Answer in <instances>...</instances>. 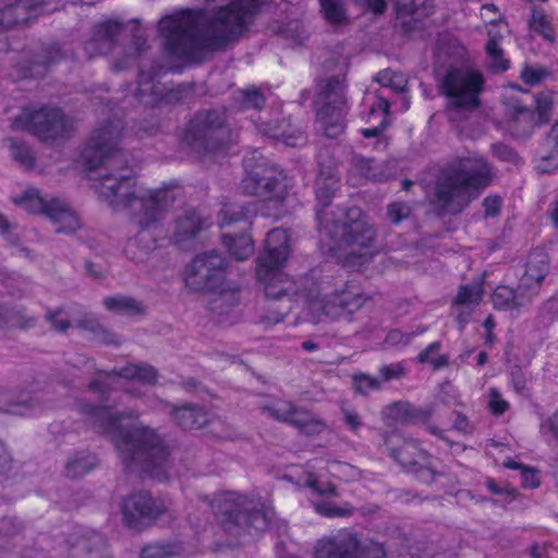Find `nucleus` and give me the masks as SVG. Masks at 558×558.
I'll return each mask as SVG.
<instances>
[{"instance_id":"f257e3e1","label":"nucleus","mask_w":558,"mask_h":558,"mask_svg":"<svg viewBox=\"0 0 558 558\" xmlns=\"http://www.w3.org/2000/svg\"><path fill=\"white\" fill-rule=\"evenodd\" d=\"M121 136L119 120L96 128L82 151V161L87 171L99 170L98 177L93 179V187L102 202L113 210H128L132 222L141 228L125 247L126 256L141 264L156 247L148 230L166 217L180 191L169 187L153 190L138 183L119 149Z\"/></svg>"},{"instance_id":"f03ea898","label":"nucleus","mask_w":558,"mask_h":558,"mask_svg":"<svg viewBox=\"0 0 558 558\" xmlns=\"http://www.w3.org/2000/svg\"><path fill=\"white\" fill-rule=\"evenodd\" d=\"M88 415L92 424L110 438L128 468H141L159 480L166 476L169 452L161 438L147 426L122 425L123 418L137 417L136 412L113 413L107 407H89Z\"/></svg>"},{"instance_id":"7ed1b4c3","label":"nucleus","mask_w":558,"mask_h":558,"mask_svg":"<svg viewBox=\"0 0 558 558\" xmlns=\"http://www.w3.org/2000/svg\"><path fill=\"white\" fill-rule=\"evenodd\" d=\"M318 226L323 234L335 241L331 251L339 254L343 266L360 269L375 256L373 250L376 232L360 208H338L337 211H318Z\"/></svg>"},{"instance_id":"20e7f679","label":"nucleus","mask_w":558,"mask_h":558,"mask_svg":"<svg viewBox=\"0 0 558 558\" xmlns=\"http://www.w3.org/2000/svg\"><path fill=\"white\" fill-rule=\"evenodd\" d=\"M492 167L478 154L462 157L448 165L436 184V203L445 211L457 214L492 181Z\"/></svg>"},{"instance_id":"39448f33","label":"nucleus","mask_w":558,"mask_h":558,"mask_svg":"<svg viewBox=\"0 0 558 558\" xmlns=\"http://www.w3.org/2000/svg\"><path fill=\"white\" fill-rule=\"evenodd\" d=\"M205 501L219 518L225 531L234 536L263 532L274 517L272 509L267 507L260 498L234 492L223 493L213 502H208L207 499Z\"/></svg>"},{"instance_id":"423d86ee","label":"nucleus","mask_w":558,"mask_h":558,"mask_svg":"<svg viewBox=\"0 0 558 558\" xmlns=\"http://www.w3.org/2000/svg\"><path fill=\"white\" fill-rule=\"evenodd\" d=\"M277 302L270 308L276 312V316L270 318L274 323L283 320L287 314L299 306L314 323L339 319L345 314L338 291L320 296L318 282L313 276L300 278L296 286Z\"/></svg>"},{"instance_id":"0eeeda50","label":"nucleus","mask_w":558,"mask_h":558,"mask_svg":"<svg viewBox=\"0 0 558 558\" xmlns=\"http://www.w3.org/2000/svg\"><path fill=\"white\" fill-rule=\"evenodd\" d=\"M289 254L288 231L281 228L270 230L265 240L264 253L257 258L256 276L265 284L266 296L274 302L281 300L298 282L280 270Z\"/></svg>"},{"instance_id":"6e6552de","label":"nucleus","mask_w":558,"mask_h":558,"mask_svg":"<svg viewBox=\"0 0 558 558\" xmlns=\"http://www.w3.org/2000/svg\"><path fill=\"white\" fill-rule=\"evenodd\" d=\"M236 133L230 128L226 112L202 110L191 119L182 135V143L199 156L215 153L235 141Z\"/></svg>"},{"instance_id":"1a4fd4ad","label":"nucleus","mask_w":558,"mask_h":558,"mask_svg":"<svg viewBox=\"0 0 558 558\" xmlns=\"http://www.w3.org/2000/svg\"><path fill=\"white\" fill-rule=\"evenodd\" d=\"M246 177L242 181L244 193L265 202L281 203L288 195V178L276 165L258 151L244 159Z\"/></svg>"},{"instance_id":"9d476101","label":"nucleus","mask_w":558,"mask_h":558,"mask_svg":"<svg viewBox=\"0 0 558 558\" xmlns=\"http://www.w3.org/2000/svg\"><path fill=\"white\" fill-rule=\"evenodd\" d=\"M317 121L325 135L338 137L344 130L347 113L345 82L342 76H332L318 83Z\"/></svg>"},{"instance_id":"9b49d317","label":"nucleus","mask_w":558,"mask_h":558,"mask_svg":"<svg viewBox=\"0 0 558 558\" xmlns=\"http://www.w3.org/2000/svg\"><path fill=\"white\" fill-rule=\"evenodd\" d=\"M12 202L29 214L45 215L58 233L69 234L81 228L78 216L68 203L54 197L46 199L36 189L28 187L12 196Z\"/></svg>"},{"instance_id":"f8f14e48","label":"nucleus","mask_w":558,"mask_h":558,"mask_svg":"<svg viewBox=\"0 0 558 558\" xmlns=\"http://www.w3.org/2000/svg\"><path fill=\"white\" fill-rule=\"evenodd\" d=\"M15 130H26L41 141L63 138L73 131V123L56 107L25 109L12 123Z\"/></svg>"},{"instance_id":"ddd939ff","label":"nucleus","mask_w":558,"mask_h":558,"mask_svg":"<svg viewBox=\"0 0 558 558\" xmlns=\"http://www.w3.org/2000/svg\"><path fill=\"white\" fill-rule=\"evenodd\" d=\"M315 558H386V550L381 544L361 542L355 533L344 530L319 541L315 547Z\"/></svg>"},{"instance_id":"4468645a","label":"nucleus","mask_w":558,"mask_h":558,"mask_svg":"<svg viewBox=\"0 0 558 558\" xmlns=\"http://www.w3.org/2000/svg\"><path fill=\"white\" fill-rule=\"evenodd\" d=\"M483 85L481 73L469 69H451L446 74L441 88L450 108L475 109L480 106Z\"/></svg>"},{"instance_id":"2eb2a0df","label":"nucleus","mask_w":558,"mask_h":558,"mask_svg":"<svg viewBox=\"0 0 558 558\" xmlns=\"http://www.w3.org/2000/svg\"><path fill=\"white\" fill-rule=\"evenodd\" d=\"M227 259L217 251L196 255L185 267V286L196 292L219 288L225 282Z\"/></svg>"},{"instance_id":"dca6fc26","label":"nucleus","mask_w":558,"mask_h":558,"mask_svg":"<svg viewBox=\"0 0 558 558\" xmlns=\"http://www.w3.org/2000/svg\"><path fill=\"white\" fill-rule=\"evenodd\" d=\"M166 511L159 500L145 490L129 495L121 505L122 520L129 529L142 530Z\"/></svg>"},{"instance_id":"f3484780","label":"nucleus","mask_w":558,"mask_h":558,"mask_svg":"<svg viewBox=\"0 0 558 558\" xmlns=\"http://www.w3.org/2000/svg\"><path fill=\"white\" fill-rule=\"evenodd\" d=\"M263 410L275 420L289 423L306 435L319 434L325 428L322 421L315 418L307 410L294 407L291 402L279 401Z\"/></svg>"},{"instance_id":"a211bd4d","label":"nucleus","mask_w":558,"mask_h":558,"mask_svg":"<svg viewBox=\"0 0 558 558\" xmlns=\"http://www.w3.org/2000/svg\"><path fill=\"white\" fill-rule=\"evenodd\" d=\"M113 375L137 380L145 385H155L158 379V372L155 367L148 364H128L113 373H100L90 383L89 388L94 391L104 392L109 388L113 381Z\"/></svg>"},{"instance_id":"6ab92c4d","label":"nucleus","mask_w":558,"mask_h":558,"mask_svg":"<svg viewBox=\"0 0 558 558\" xmlns=\"http://www.w3.org/2000/svg\"><path fill=\"white\" fill-rule=\"evenodd\" d=\"M549 272V258L543 251H533L527 258L525 271L520 278V291H523L532 300L541 289V286Z\"/></svg>"},{"instance_id":"aec40b11","label":"nucleus","mask_w":558,"mask_h":558,"mask_svg":"<svg viewBox=\"0 0 558 558\" xmlns=\"http://www.w3.org/2000/svg\"><path fill=\"white\" fill-rule=\"evenodd\" d=\"M208 308L220 320H227L239 305V288L223 282L219 288L208 290Z\"/></svg>"},{"instance_id":"412c9836","label":"nucleus","mask_w":558,"mask_h":558,"mask_svg":"<svg viewBox=\"0 0 558 558\" xmlns=\"http://www.w3.org/2000/svg\"><path fill=\"white\" fill-rule=\"evenodd\" d=\"M124 29V24L117 20H108L97 24L92 38L85 44V51L90 56L110 52L116 44V38Z\"/></svg>"},{"instance_id":"4be33fe9","label":"nucleus","mask_w":558,"mask_h":558,"mask_svg":"<svg viewBox=\"0 0 558 558\" xmlns=\"http://www.w3.org/2000/svg\"><path fill=\"white\" fill-rule=\"evenodd\" d=\"M388 445L400 444L398 448H390V456L407 471L414 470L421 462H427V453L420 448L414 439H401L398 435H391L387 438Z\"/></svg>"},{"instance_id":"5701e85b","label":"nucleus","mask_w":558,"mask_h":558,"mask_svg":"<svg viewBox=\"0 0 558 558\" xmlns=\"http://www.w3.org/2000/svg\"><path fill=\"white\" fill-rule=\"evenodd\" d=\"M253 123L259 133L265 136L282 141L286 146L298 147L305 144V135L299 129H293L289 122L282 121L275 125L260 121V117L257 120L252 119Z\"/></svg>"},{"instance_id":"b1692460","label":"nucleus","mask_w":558,"mask_h":558,"mask_svg":"<svg viewBox=\"0 0 558 558\" xmlns=\"http://www.w3.org/2000/svg\"><path fill=\"white\" fill-rule=\"evenodd\" d=\"M430 415V410L416 409L408 401H397L381 410V418L387 425L426 421Z\"/></svg>"},{"instance_id":"393cba45","label":"nucleus","mask_w":558,"mask_h":558,"mask_svg":"<svg viewBox=\"0 0 558 558\" xmlns=\"http://www.w3.org/2000/svg\"><path fill=\"white\" fill-rule=\"evenodd\" d=\"M204 227L205 220L201 218L196 210L185 208L175 219L173 239L175 243L183 244L195 238Z\"/></svg>"},{"instance_id":"a878e982","label":"nucleus","mask_w":558,"mask_h":558,"mask_svg":"<svg viewBox=\"0 0 558 558\" xmlns=\"http://www.w3.org/2000/svg\"><path fill=\"white\" fill-rule=\"evenodd\" d=\"M531 301L532 299L525 292L520 291V286L517 290L507 286H499L492 295L494 307L504 311L520 308Z\"/></svg>"},{"instance_id":"bb28decb","label":"nucleus","mask_w":558,"mask_h":558,"mask_svg":"<svg viewBox=\"0 0 558 558\" xmlns=\"http://www.w3.org/2000/svg\"><path fill=\"white\" fill-rule=\"evenodd\" d=\"M135 97L145 106L153 107L163 99L165 86L155 76L141 71Z\"/></svg>"},{"instance_id":"cd10ccee","label":"nucleus","mask_w":558,"mask_h":558,"mask_svg":"<svg viewBox=\"0 0 558 558\" xmlns=\"http://www.w3.org/2000/svg\"><path fill=\"white\" fill-rule=\"evenodd\" d=\"M108 558L105 553V541L101 534L90 532L76 538L72 547V556L80 558Z\"/></svg>"},{"instance_id":"c85d7f7f","label":"nucleus","mask_w":558,"mask_h":558,"mask_svg":"<svg viewBox=\"0 0 558 558\" xmlns=\"http://www.w3.org/2000/svg\"><path fill=\"white\" fill-rule=\"evenodd\" d=\"M173 421L184 429L201 428L207 423V414L203 408L192 404L172 407Z\"/></svg>"},{"instance_id":"c756f323","label":"nucleus","mask_w":558,"mask_h":558,"mask_svg":"<svg viewBox=\"0 0 558 558\" xmlns=\"http://www.w3.org/2000/svg\"><path fill=\"white\" fill-rule=\"evenodd\" d=\"M536 168L542 173H550L558 168V122L542 145L541 159Z\"/></svg>"},{"instance_id":"7c9ffc66","label":"nucleus","mask_w":558,"mask_h":558,"mask_svg":"<svg viewBox=\"0 0 558 558\" xmlns=\"http://www.w3.org/2000/svg\"><path fill=\"white\" fill-rule=\"evenodd\" d=\"M338 189V180L331 175L320 173L315 183V193L317 198L316 218L318 219V211L325 213L337 211L339 207L329 208L331 198L335 191Z\"/></svg>"},{"instance_id":"2f4dec72","label":"nucleus","mask_w":558,"mask_h":558,"mask_svg":"<svg viewBox=\"0 0 558 558\" xmlns=\"http://www.w3.org/2000/svg\"><path fill=\"white\" fill-rule=\"evenodd\" d=\"M102 303L109 312L117 315L135 316L145 313L143 303L128 295L117 294L107 296Z\"/></svg>"},{"instance_id":"473e14b6","label":"nucleus","mask_w":558,"mask_h":558,"mask_svg":"<svg viewBox=\"0 0 558 558\" xmlns=\"http://www.w3.org/2000/svg\"><path fill=\"white\" fill-rule=\"evenodd\" d=\"M345 314L352 315L362 308L368 301V296L359 286L347 283L341 290H337Z\"/></svg>"},{"instance_id":"72a5a7b5","label":"nucleus","mask_w":558,"mask_h":558,"mask_svg":"<svg viewBox=\"0 0 558 558\" xmlns=\"http://www.w3.org/2000/svg\"><path fill=\"white\" fill-rule=\"evenodd\" d=\"M222 242L228 248L229 253L238 260H244L248 258L254 252L253 240L246 233H243L236 238L226 233L222 235Z\"/></svg>"},{"instance_id":"f704fd0d","label":"nucleus","mask_w":558,"mask_h":558,"mask_svg":"<svg viewBox=\"0 0 558 558\" xmlns=\"http://www.w3.org/2000/svg\"><path fill=\"white\" fill-rule=\"evenodd\" d=\"M97 464V459L88 451L76 452L65 464V474L75 478L90 472Z\"/></svg>"},{"instance_id":"c9c22d12","label":"nucleus","mask_w":558,"mask_h":558,"mask_svg":"<svg viewBox=\"0 0 558 558\" xmlns=\"http://www.w3.org/2000/svg\"><path fill=\"white\" fill-rule=\"evenodd\" d=\"M529 25L545 40L549 43H554L556 40L553 25L543 9L537 7H533L531 9V17L529 20Z\"/></svg>"},{"instance_id":"e433bc0d","label":"nucleus","mask_w":558,"mask_h":558,"mask_svg":"<svg viewBox=\"0 0 558 558\" xmlns=\"http://www.w3.org/2000/svg\"><path fill=\"white\" fill-rule=\"evenodd\" d=\"M316 513L326 518H347L353 514V507L349 502L337 505L329 500H312Z\"/></svg>"},{"instance_id":"4c0bfd02","label":"nucleus","mask_w":558,"mask_h":558,"mask_svg":"<svg viewBox=\"0 0 558 558\" xmlns=\"http://www.w3.org/2000/svg\"><path fill=\"white\" fill-rule=\"evenodd\" d=\"M390 104L386 96L383 94L377 95V104L376 106H372L371 116H375L376 113L380 117V122L377 126L363 129L361 132L365 137H376L378 136L387 126V117L389 114Z\"/></svg>"},{"instance_id":"58836bf2","label":"nucleus","mask_w":558,"mask_h":558,"mask_svg":"<svg viewBox=\"0 0 558 558\" xmlns=\"http://www.w3.org/2000/svg\"><path fill=\"white\" fill-rule=\"evenodd\" d=\"M234 99L242 111L256 110L259 111L265 104V96L255 87H248L239 90Z\"/></svg>"},{"instance_id":"ea45409f","label":"nucleus","mask_w":558,"mask_h":558,"mask_svg":"<svg viewBox=\"0 0 558 558\" xmlns=\"http://www.w3.org/2000/svg\"><path fill=\"white\" fill-rule=\"evenodd\" d=\"M147 48L146 38L144 35L137 29L136 33L133 34L131 44L125 51L124 59L116 60L113 63V68L116 71L123 70L131 62L135 61V59L141 56Z\"/></svg>"},{"instance_id":"a19ab883","label":"nucleus","mask_w":558,"mask_h":558,"mask_svg":"<svg viewBox=\"0 0 558 558\" xmlns=\"http://www.w3.org/2000/svg\"><path fill=\"white\" fill-rule=\"evenodd\" d=\"M320 12L330 25H340L347 21V11L342 0H319Z\"/></svg>"},{"instance_id":"79ce46f5","label":"nucleus","mask_w":558,"mask_h":558,"mask_svg":"<svg viewBox=\"0 0 558 558\" xmlns=\"http://www.w3.org/2000/svg\"><path fill=\"white\" fill-rule=\"evenodd\" d=\"M251 210L239 204H226L220 211L219 225L221 228L235 222L250 223Z\"/></svg>"},{"instance_id":"37998d69","label":"nucleus","mask_w":558,"mask_h":558,"mask_svg":"<svg viewBox=\"0 0 558 558\" xmlns=\"http://www.w3.org/2000/svg\"><path fill=\"white\" fill-rule=\"evenodd\" d=\"M300 484L310 488L313 494L319 497L337 496V488L333 484L329 482H319L311 472L304 473V477L300 480Z\"/></svg>"},{"instance_id":"c03bdc74","label":"nucleus","mask_w":558,"mask_h":558,"mask_svg":"<svg viewBox=\"0 0 558 558\" xmlns=\"http://www.w3.org/2000/svg\"><path fill=\"white\" fill-rule=\"evenodd\" d=\"M483 288L480 283L462 286L454 299L456 305H477L482 300Z\"/></svg>"},{"instance_id":"a18cd8bd","label":"nucleus","mask_w":558,"mask_h":558,"mask_svg":"<svg viewBox=\"0 0 558 558\" xmlns=\"http://www.w3.org/2000/svg\"><path fill=\"white\" fill-rule=\"evenodd\" d=\"M4 144L8 145V147L11 150L12 158L20 163V166L29 169L34 165V157L32 155L31 149L22 144L19 143L12 138H8L4 141Z\"/></svg>"},{"instance_id":"49530a36","label":"nucleus","mask_w":558,"mask_h":558,"mask_svg":"<svg viewBox=\"0 0 558 558\" xmlns=\"http://www.w3.org/2000/svg\"><path fill=\"white\" fill-rule=\"evenodd\" d=\"M353 162L361 175L368 180L380 181L385 177L384 173L378 170L379 165L373 159L356 156Z\"/></svg>"},{"instance_id":"de8ad7c7","label":"nucleus","mask_w":558,"mask_h":558,"mask_svg":"<svg viewBox=\"0 0 558 558\" xmlns=\"http://www.w3.org/2000/svg\"><path fill=\"white\" fill-rule=\"evenodd\" d=\"M353 388L360 395L366 396L373 391L383 389L381 380L366 374H355L352 377Z\"/></svg>"},{"instance_id":"09e8293b","label":"nucleus","mask_w":558,"mask_h":558,"mask_svg":"<svg viewBox=\"0 0 558 558\" xmlns=\"http://www.w3.org/2000/svg\"><path fill=\"white\" fill-rule=\"evenodd\" d=\"M504 466L511 470L520 471V481L523 487L525 488H536L539 485V480L534 471L522 465L521 463L513 461L511 459H507L504 462Z\"/></svg>"},{"instance_id":"8fccbe9b","label":"nucleus","mask_w":558,"mask_h":558,"mask_svg":"<svg viewBox=\"0 0 558 558\" xmlns=\"http://www.w3.org/2000/svg\"><path fill=\"white\" fill-rule=\"evenodd\" d=\"M489 40L486 45V52L492 60V64L494 68L505 71L509 66L508 60L504 58L502 49L498 45V40L496 36L493 35L492 31L488 33Z\"/></svg>"},{"instance_id":"3c124183","label":"nucleus","mask_w":558,"mask_h":558,"mask_svg":"<svg viewBox=\"0 0 558 558\" xmlns=\"http://www.w3.org/2000/svg\"><path fill=\"white\" fill-rule=\"evenodd\" d=\"M49 57H47L45 60L38 62L32 63L31 66L25 69L24 76H31L36 77L43 74V70L46 69V66L52 62H54L60 56V48L58 45H51L48 48Z\"/></svg>"},{"instance_id":"603ef678","label":"nucleus","mask_w":558,"mask_h":558,"mask_svg":"<svg viewBox=\"0 0 558 558\" xmlns=\"http://www.w3.org/2000/svg\"><path fill=\"white\" fill-rule=\"evenodd\" d=\"M80 327L84 329H89L96 335H98L99 340L107 344H120L121 340L105 329L97 320L95 319H84L80 323Z\"/></svg>"},{"instance_id":"864d4df0","label":"nucleus","mask_w":558,"mask_h":558,"mask_svg":"<svg viewBox=\"0 0 558 558\" xmlns=\"http://www.w3.org/2000/svg\"><path fill=\"white\" fill-rule=\"evenodd\" d=\"M535 107L542 122H548L554 108V95L549 92H542L535 95Z\"/></svg>"},{"instance_id":"5fc2aeb1","label":"nucleus","mask_w":558,"mask_h":558,"mask_svg":"<svg viewBox=\"0 0 558 558\" xmlns=\"http://www.w3.org/2000/svg\"><path fill=\"white\" fill-rule=\"evenodd\" d=\"M376 81L381 87L391 88L395 90L402 92L405 86V80L403 75L395 73L390 70H385L377 74Z\"/></svg>"},{"instance_id":"6e6d98bb","label":"nucleus","mask_w":558,"mask_h":558,"mask_svg":"<svg viewBox=\"0 0 558 558\" xmlns=\"http://www.w3.org/2000/svg\"><path fill=\"white\" fill-rule=\"evenodd\" d=\"M440 349L439 342L430 343L425 350H423L417 359L421 363H430L435 369L441 368L448 364V359L444 355L432 357V354H436Z\"/></svg>"},{"instance_id":"4d7b16f0","label":"nucleus","mask_w":558,"mask_h":558,"mask_svg":"<svg viewBox=\"0 0 558 558\" xmlns=\"http://www.w3.org/2000/svg\"><path fill=\"white\" fill-rule=\"evenodd\" d=\"M509 408L508 401H506L499 390L495 387L488 389V409L494 415L504 414Z\"/></svg>"},{"instance_id":"13d9d810","label":"nucleus","mask_w":558,"mask_h":558,"mask_svg":"<svg viewBox=\"0 0 558 558\" xmlns=\"http://www.w3.org/2000/svg\"><path fill=\"white\" fill-rule=\"evenodd\" d=\"M539 430L548 440L558 444V411L541 423Z\"/></svg>"},{"instance_id":"bf43d9fd","label":"nucleus","mask_w":558,"mask_h":558,"mask_svg":"<svg viewBox=\"0 0 558 558\" xmlns=\"http://www.w3.org/2000/svg\"><path fill=\"white\" fill-rule=\"evenodd\" d=\"M411 214V208L407 203L395 202L388 205L387 215L392 223H399L407 219Z\"/></svg>"},{"instance_id":"052dcab7","label":"nucleus","mask_w":558,"mask_h":558,"mask_svg":"<svg viewBox=\"0 0 558 558\" xmlns=\"http://www.w3.org/2000/svg\"><path fill=\"white\" fill-rule=\"evenodd\" d=\"M174 555L169 545L151 544L143 548L141 558H170Z\"/></svg>"},{"instance_id":"680f3d73","label":"nucleus","mask_w":558,"mask_h":558,"mask_svg":"<svg viewBox=\"0 0 558 558\" xmlns=\"http://www.w3.org/2000/svg\"><path fill=\"white\" fill-rule=\"evenodd\" d=\"M46 319L51 324L52 328L59 332H63L70 327L69 317L62 308L48 311Z\"/></svg>"},{"instance_id":"e2e57ef3","label":"nucleus","mask_w":558,"mask_h":558,"mask_svg":"<svg viewBox=\"0 0 558 558\" xmlns=\"http://www.w3.org/2000/svg\"><path fill=\"white\" fill-rule=\"evenodd\" d=\"M342 414L343 422L351 432L356 433L363 425L362 417L356 410L350 408L342 409Z\"/></svg>"},{"instance_id":"0e129e2a","label":"nucleus","mask_w":558,"mask_h":558,"mask_svg":"<svg viewBox=\"0 0 558 558\" xmlns=\"http://www.w3.org/2000/svg\"><path fill=\"white\" fill-rule=\"evenodd\" d=\"M413 338L412 333H403L402 331L395 329L387 333L385 343L388 345H408Z\"/></svg>"},{"instance_id":"69168bd1","label":"nucleus","mask_w":558,"mask_h":558,"mask_svg":"<svg viewBox=\"0 0 558 558\" xmlns=\"http://www.w3.org/2000/svg\"><path fill=\"white\" fill-rule=\"evenodd\" d=\"M418 9L417 0H396V12L398 19L412 15Z\"/></svg>"},{"instance_id":"338daca9","label":"nucleus","mask_w":558,"mask_h":558,"mask_svg":"<svg viewBox=\"0 0 558 558\" xmlns=\"http://www.w3.org/2000/svg\"><path fill=\"white\" fill-rule=\"evenodd\" d=\"M492 150L494 155L502 161L515 162L518 159V156L514 153V150L505 144H494L492 145Z\"/></svg>"},{"instance_id":"774afa93","label":"nucleus","mask_w":558,"mask_h":558,"mask_svg":"<svg viewBox=\"0 0 558 558\" xmlns=\"http://www.w3.org/2000/svg\"><path fill=\"white\" fill-rule=\"evenodd\" d=\"M403 375V368L398 364L384 365L379 368L381 384L391 379H398Z\"/></svg>"}]
</instances>
